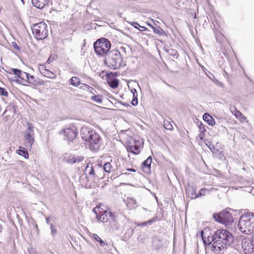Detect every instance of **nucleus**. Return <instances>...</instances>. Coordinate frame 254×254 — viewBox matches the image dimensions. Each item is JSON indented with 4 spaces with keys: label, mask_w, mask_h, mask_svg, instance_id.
Masks as SVG:
<instances>
[{
    "label": "nucleus",
    "mask_w": 254,
    "mask_h": 254,
    "mask_svg": "<svg viewBox=\"0 0 254 254\" xmlns=\"http://www.w3.org/2000/svg\"><path fill=\"white\" fill-rule=\"evenodd\" d=\"M213 241L211 247V250L216 254H220L232 244L234 237L232 234L226 230L219 229L215 231L210 238Z\"/></svg>",
    "instance_id": "1"
},
{
    "label": "nucleus",
    "mask_w": 254,
    "mask_h": 254,
    "mask_svg": "<svg viewBox=\"0 0 254 254\" xmlns=\"http://www.w3.org/2000/svg\"><path fill=\"white\" fill-rule=\"evenodd\" d=\"M238 228L241 233L247 235L252 233L254 230V213L242 215L239 219Z\"/></svg>",
    "instance_id": "2"
},
{
    "label": "nucleus",
    "mask_w": 254,
    "mask_h": 254,
    "mask_svg": "<svg viewBox=\"0 0 254 254\" xmlns=\"http://www.w3.org/2000/svg\"><path fill=\"white\" fill-rule=\"evenodd\" d=\"M104 63L110 69L115 70L123 66V59L120 52L114 49L106 55Z\"/></svg>",
    "instance_id": "3"
},
{
    "label": "nucleus",
    "mask_w": 254,
    "mask_h": 254,
    "mask_svg": "<svg viewBox=\"0 0 254 254\" xmlns=\"http://www.w3.org/2000/svg\"><path fill=\"white\" fill-rule=\"evenodd\" d=\"M32 30L34 37L38 40L45 39L48 36L47 25L43 21L34 24Z\"/></svg>",
    "instance_id": "4"
},
{
    "label": "nucleus",
    "mask_w": 254,
    "mask_h": 254,
    "mask_svg": "<svg viewBox=\"0 0 254 254\" xmlns=\"http://www.w3.org/2000/svg\"><path fill=\"white\" fill-rule=\"evenodd\" d=\"M95 53L99 56H103L109 52L111 48L110 42L105 38L97 40L93 44Z\"/></svg>",
    "instance_id": "5"
},
{
    "label": "nucleus",
    "mask_w": 254,
    "mask_h": 254,
    "mask_svg": "<svg viewBox=\"0 0 254 254\" xmlns=\"http://www.w3.org/2000/svg\"><path fill=\"white\" fill-rule=\"evenodd\" d=\"M213 217L216 221L225 225H231L234 221L232 214L227 209L218 214H214Z\"/></svg>",
    "instance_id": "6"
},
{
    "label": "nucleus",
    "mask_w": 254,
    "mask_h": 254,
    "mask_svg": "<svg viewBox=\"0 0 254 254\" xmlns=\"http://www.w3.org/2000/svg\"><path fill=\"white\" fill-rule=\"evenodd\" d=\"M24 139L25 146L27 148H31L35 141L33 127L31 124H28L27 129L24 132Z\"/></svg>",
    "instance_id": "7"
},
{
    "label": "nucleus",
    "mask_w": 254,
    "mask_h": 254,
    "mask_svg": "<svg viewBox=\"0 0 254 254\" xmlns=\"http://www.w3.org/2000/svg\"><path fill=\"white\" fill-rule=\"evenodd\" d=\"M89 149L91 151H97L99 150L102 145V138L98 133L93 134L92 137L87 143Z\"/></svg>",
    "instance_id": "8"
},
{
    "label": "nucleus",
    "mask_w": 254,
    "mask_h": 254,
    "mask_svg": "<svg viewBox=\"0 0 254 254\" xmlns=\"http://www.w3.org/2000/svg\"><path fill=\"white\" fill-rule=\"evenodd\" d=\"M243 252L245 254H251L254 251V239L253 237L244 238L241 244Z\"/></svg>",
    "instance_id": "9"
},
{
    "label": "nucleus",
    "mask_w": 254,
    "mask_h": 254,
    "mask_svg": "<svg viewBox=\"0 0 254 254\" xmlns=\"http://www.w3.org/2000/svg\"><path fill=\"white\" fill-rule=\"evenodd\" d=\"M96 133V130L87 127H83L80 130L81 138L86 143L92 137L93 134H95Z\"/></svg>",
    "instance_id": "10"
},
{
    "label": "nucleus",
    "mask_w": 254,
    "mask_h": 254,
    "mask_svg": "<svg viewBox=\"0 0 254 254\" xmlns=\"http://www.w3.org/2000/svg\"><path fill=\"white\" fill-rule=\"evenodd\" d=\"M63 131L64 136V139L68 142L73 141L78 133L76 128L74 127L65 128Z\"/></svg>",
    "instance_id": "11"
},
{
    "label": "nucleus",
    "mask_w": 254,
    "mask_h": 254,
    "mask_svg": "<svg viewBox=\"0 0 254 254\" xmlns=\"http://www.w3.org/2000/svg\"><path fill=\"white\" fill-rule=\"evenodd\" d=\"M101 205L97 206L94 208L93 211L96 214V217L99 220L105 222L108 220V212L101 208Z\"/></svg>",
    "instance_id": "12"
},
{
    "label": "nucleus",
    "mask_w": 254,
    "mask_h": 254,
    "mask_svg": "<svg viewBox=\"0 0 254 254\" xmlns=\"http://www.w3.org/2000/svg\"><path fill=\"white\" fill-rule=\"evenodd\" d=\"M83 159L84 157L81 156L66 154L64 157L63 160L67 163L73 164L81 162Z\"/></svg>",
    "instance_id": "13"
},
{
    "label": "nucleus",
    "mask_w": 254,
    "mask_h": 254,
    "mask_svg": "<svg viewBox=\"0 0 254 254\" xmlns=\"http://www.w3.org/2000/svg\"><path fill=\"white\" fill-rule=\"evenodd\" d=\"M152 161L151 156H149L142 164L143 171L146 173L150 172L151 164Z\"/></svg>",
    "instance_id": "14"
},
{
    "label": "nucleus",
    "mask_w": 254,
    "mask_h": 254,
    "mask_svg": "<svg viewBox=\"0 0 254 254\" xmlns=\"http://www.w3.org/2000/svg\"><path fill=\"white\" fill-rule=\"evenodd\" d=\"M40 72L45 76L50 78L54 79L56 77V75L50 71L49 69H46L44 65H41L39 67Z\"/></svg>",
    "instance_id": "15"
},
{
    "label": "nucleus",
    "mask_w": 254,
    "mask_h": 254,
    "mask_svg": "<svg viewBox=\"0 0 254 254\" xmlns=\"http://www.w3.org/2000/svg\"><path fill=\"white\" fill-rule=\"evenodd\" d=\"M50 0H32L33 5L39 9H42L50 2Z\"/></svg>",
    "instance_id": "16"
},
{
    "label": "nucleus",
    "mask_w": 254,
    "mask_h": 254,
    "mask_svg": "<svg viewBox=\"0 0 254 254\" xmlns=\"http://www.w3.org/2000/svg\"><path fill=\"white\" fill-rule=\"evenodd\" d=\"M186 193L191 199L197 198L196 188L193 186H188L186 188Z\"/></svg>",
    "instance_id": "17"
},
{
    "label": "nucleus",
    "mask_w": 254,
    "mask_h": 254,
    "mask_svg": "<svg viewBox=\"0 0 254 254\" xmlns=\"http://www.w3.org/2000/svg\"><path fill=\"white\" fill-rule=\"evenodd\" d=\"M203 119L209 125L213 126L215 124V122L212 116H211L208 113H205L203 115Z\"/></svg>",
    "instance_id": "18"
},
{
    "label": "nucleus",
    "mask_w": 254,
    "mask_h": 254,
    "mask_svg": "<svg viewBox=\"0 0 254 254\" xmlns=\"http://www.w3.org/2000/svg\"><path fill=\"white\" fill-rule=\"evenodd\" d=\"M216 189L211 188L210 189H207L205 188H202L200 190L198 193H197V197H200L202 196H204L207 193H209L211 191L215 190Z\"/></svg>",
    "instance_id": "19"
},
{
    "label": "nucleus",
    "mask_w": 254,
    "mask_h": 254,
    "mask_svg": "<svg viewBox=\"0 0 254 254\" xmlns=\"http://www.w3.org/2000/svg\"><path fill=\"white\" fill-rule=\"evenodd\" d=\"M127 149L128 151L135 155L140 153L139 147L136 144L128 145Z\"/></svg>",
    "instance_id": "20"
},
{
    "label": "nucleus",
    "mask_w": 254,
    "mask_h": 254,
    "mask_svg": "<svg viewBox=\"0 0 254 254\" xmlns=\"http://www.w3.org/2000/svg\"><path fill=\"white\" fill-rule=\"evenodd\" d=\"M201 236L205 245H212V244L213 243V241L210 238L212 237L208 236L207 238L205 237L204 235L203 231H201Z\"/></svg>",
    "instance_id": "21"
},
{
    "label": "nucleus",
    "mask_w": 254,
    "mask_h": 254,
    "mask_svg": "<svg viewBox=\"0 0 254 254\" xmlns=\"http://www.w3.org/2000/svg\"><path fill=\"white\" fill-rule=\"evenodd\" d=\"M17 153L22 156L25 159H27L29 157V154L27 150L24 147H20L19 149L17 150Z\"/></svg>",
    "instance_id": "22"
},
{
    "label": "nucleus",
    "mask_w": 254,
    "mask_h": 254,
    "mask_svg": "<svg viewBox=\"0 0 254 254\" xmlns=\"http://www.w3.org/2000/svg\"><path fill=\"white\" fill-rule=\"evenodd\" d=\"M85 172H88L89 175L93 176L94 177L95 176L94 173V169L93 167V165L91 163H88L85 170Z\"/></svg>",
    "instance_id": "23"
},
{
    "label": "nucleus",
    "mask_w": 254,
    "mask_h": 254,
    "mask_svg": "<svg viewBox=\"0 0 254 254\" xmlns=\"http://www.w3.org/2000/svg\"><path fill=\"white\" fill-rule=\"evenodd\" d=\"M109 86L112 88H116L119 86V80L117 79H111L108 80Z\"/></svg>",
    "instance_id": "24"
},
{
    "label": "nucleus",
    "mask_w": 254,
    "mask_h": 254,
    "mask_svg": "<svg viewBox=\"0 0 254 254\" xmlns=\"http://www.w3.org/2000/svg\"><path fill=\"white\" fill-rule=\"evenodd\" d=\"M131 92L133 94V98L131 101V104L133 106H136L138 104V100H137V91L135 89H132L131 90Z\"/></svg>",
    "instance_id": "25"
},
{
    "label": "nucleus",
    "mask_w": 254,
    "mask_h": 254,
    "mask_svg": "<svg viewBox=\"0 0 254 254\" xmlns=\"http://www.w3.org/2000/svg\"><path fill=\"white\" fill-rule=\"evenodd\" d=\"M93 238L97 242H99L100 245L101 247H104L106 246H107V244L105 242L103 241L102 239L97 234H94L93 235Z\"/></svg>",
    "instance_id": "26"
},
{
    "label": "nucleus",
    "mask_w": 254,
    "mask_h": 254,
    "mask_svg": "<svg viewBox=\"0 0 254 254\" xmlns=\"http://www.w3.org/2000/svg\"><path fill=\"white\" fill-rule=\"evenodd\" d=\"M69 82L72 85L76 87L81 84L80 79L75 76L71 77L69 80Z\"/></svg>",
    "instance_id": "27"
},
{
    "label": "nucleus",
    "mask_w": 254,
    "mask_h": 254,
    "mask_svg": "<svg viewBox=\"0 0 254 254\" xmlns=\"http://www.w3.org/2000/svg\"><path fill=\"white\" fill-rule=\"evenodd\" d=\"M235 110V113H234V116L236 117V118L238 119L241 122H243L245 120V117L243 115V114L239 111L237 110L236 108H234Z\"/></svg>",
    "instance_id": "28"
},
{
    "label": "nucleus",
    "mask_w": 254,
    "mask_h": 254,
    "mask_svg": "<svg viewBox=\"0 0 254 254\" xmlns=\"http://www.w3.org/2000/svg\"><path fill=\"white\" fill-rule=\"evenodd\" d=\"M113 169V166L110 162H106L103 166V170L107 173L111 172Z\"/></svg>",
    "instance_id": "29"
},
{
    "label": "nucleus",
    "mask_w": 254,
    "mask_h": 254,
    "mask_svg": "<svg viewBox=\"0 0 254 254\" xmlns=\"http://www.w3.org/2000/svg\"><path fill=\"white\" fill-rule=\"evenodd\" d=\"M159 219H158L157 216L154 217L152 219L148 220V221H146L145 222H144L142 223H141L139 226H145L146 225H151L152 223H154L157 221H158Z\"/></svg>",
    "instance_id": "30"
},
{
    "label": "nucleus",
    "mask_w": 254,
    "mask_h": 254,
    "mask_svg": "<svg viewBox=\"0 0 254 254\" xmlns=\"http://www.w3.org/2000/svg\"><path fill=\"white\" fill-rule=\"evenodd\" d=\"M92 101L97 103L101 104L102 102V99L100 95H94L91 97Z\"/></svg>",
    "instance_id": "31"
},
{
    "label": "nucleus",
    "mask_w": 254,
    "mask_h": 254,
    "mask_svg": "<svg viewBox=\"0 0 254 254\" xmlns=\"http://www.w3.org/2000/svg\"><path fill=\"white\" fill-rule=\"evenodd\" d=\"M152 29L153 30V32L156 33L160 35H162L165 33V31L160 27H152Z\"/></svg>",
    "instance_id": "32"
},
{
    "label": "nucleus",
    "mask_w": 254,
    "mask_h": 254,
    "mask_svg": "<svg viewBox=\"0 0 254 254\" xmlns=\"http://www.w3.org/2000/svg\"><path fill=\"white\" fill-rule=\"evenodd\" d=\"M29 76H27L26 78L27 83H34L35 82V77L28 73Z\"/></svg>",
    "instance_id": "33"
},
{
    "label": "nucleus",
    "mask_w": 254,
    "mask_h": 254,
    "mask_svg": "<svg viewBox=\"0 0 254 254\" xmlns=\"http://www.w3.org/2000/svg\"><path fill=\"white\" fill-rule=\"evenodd\" d=\"M164 126L165 129L168 130H172L173 129V126L172 124L170 123V122L168 121H164Z\"/></svg>",
    "instance_id": "34"
},
{
    "label": "nucleus",
    "mask_w": 254,
    "mask_h": 254,
    "mask_svg": "<svg viewBox=\"0 0 254 254\" xmlns=\"http://www.w3.org/2000/svg\"><path fill=\"white\" fill-rule=\"evenodd\" d=\"M15 82L24 85H26L27 83L26 79L21 78L20 77H18V79L15 80Z\"/></svg>",
    "instance_id": "35"
},
{
    "label": "nucleus",
    "mask_w": 254,
    "mask_h": 254,
    "mask_svg": "<svg viewBox=\"0 0 254 254\" xmlns=\"http://www.w3.org/2000/svg\"><path fill=\"white\" fill-rule=\"evenodd\" d=\"M81 88L84 89H86L88 91L91 92V93H92V90H94V89L92 87H91L89 85H88L86 84H84V83L82 84V85L81 86Z\"/></svg>",
    "instance_id": "36"
},
{
    "label": "nucleus",
    "mask_w": 254,
    "mask_h": 254,
    "mask_svg": "<svg viewBox=\"0 0 254 254\" xmlns=\"http://www.w3.org/2000/svg\"><path fill=\"white\" fill-rule=\"evenodd\" d=\"M11 70L13 72L14 75H16L18 77L21 73L22 70L17 68H11Z\"/></svg>",
    "instance_id": "37"
},
{
    "label": "nucleus",
    "mask_w": 254,
    "mask_h": 254,
    "mask_svg": "<svg viewBox=\"0 0 254 254\" xmlns=\"http://www.w3.org/2000/svg\"><path fill=\"white\" fill-rule=\"evenodd\" d=\"M50 227H51V229L52 235L53 236H55L57 233V231L56 230V227L52 223L50 224Z\"/></svg>",
    "instance_id": "38"
},
{
    "label": "nucleus",
    "mask_w": 254,
    "mask_h": 254,
    "mask_svg": "<svg viewBox=\"0 0 254 254\" xmlns=\"http://www.w3.org/2000/svg\"><path fill=\"white\" fill-rule=\"evenodd\" d=\"M0 94L6 97H7L8 95V92L6 91V90L4 88L2 87H0Z\"/></svg>",
    "instance_id": "39"
},
{
    "label": "nucleus",
    "mask_w": 254,
    "mask_h": 254,
    "mask_svg": "<svg viewBox=\"0 0 254 254\" xmlns=\"http://www.w3.org/2000/svg\"><path fill=\"white\" fill-rule=\"evenodd\" d=\"M109 217L114 221H116L117 216L115 215L113 212H108Z\"/></svg>",
    "instance_id": "40"
},
{
    "label": "nucleus",
    "mask_w": 254,
    "mask_h": 254,
    "mask_svg": "<svg viewBox=\"0 0 254 254\" xmlns=\"http://www.w3.org/2000/svg\"><path fill=\"white\" fill-rule=\"evenodd\" d=\"M199 131L201 132H206V129L205 128V126L203 125L202 123H200L198 125Z\"/></svg>",
    "instance_id": "41"
},
{
    "label": "nucleus",
    "mask_w": 254,
    "mask_h": 254,
    "mask_svg": "<svg viewBox=\"0 0 254 254\" xmlns=\"http://www.w3.org/2000/svg\"><path fill=\"white\" fill-rule=\"evenodd\" d=\"M27 76H29L28 73L21 71V73L19 75L18 77H20L21 78L25 79V78H26Z\"/></svg>",
    "instance_id": "42"
},
{
    "label": "nucleus",
    "mask_w": 254,
    "mask_h": 254,
    "mask_svg": "<svg viewBox=\"0 0 254 254\" xmlns=\"http://www.w3.org/2000/svg\"><path fill=\"white\" fill-rule=\"evenodd\" d=\"M130 24L134 27L135 28L138 29L139 26H140L139 24L136 22H132L130 23Z\"/></svg>",
    "instance_id": "43"
},
{
    "label": "nucleus",
    "mask_w": 254,
    "mask_h": 254,
    "mask_svg": "<svg viewBox=\"0 0 254 254\" xmlns=\"http://www.w3.org/2000/svg\"><path fill=\"white\" fill-rule=\"evenodd\" d=\"M12 46L17 50H19L20 48L18 45L15 42H12Z\"/></svg>",
    "instance_id": "44"
},
{
    "label": "nucleus",
    "mask_w": 254,
    "mask_h": 254,
    "mask_svg": "<svg viewBox=\"0 0 254 254\" xmlns=\"http://www.w3.org/2000/svg\"><path fill=\"white\" fill-rule=\"evenodd\" d=\"M54 57H52V56H50L48 60L47 61V63H48V64H50L53 61H54Z\"/></svg>",
    "instance_id": "45"
},
{
    "label": "nucleus",
    "mask_w": 254,
    "mask_h": 254,
    "mask_svg": "<svg viewBox=\"0 0 254 254\" xmlns=\"http://www.w3.org/2000/svg\"><path fill=\"white\" fill-rule=\"evenodd\" d=\"M139 27H140V28H138V30L140 31H145L147 30V28L145 26H142L140 25Z\"/></svg>",
    "instance_id": "46"
},
{
    "label": "nucleus",
    "mask_w": 254,
    "mask_h": 254,
    "mask_svg": "<svg viewBox=\"0 0 254 254\" xmlns=\"http://www.w3.org/2000/svg\"><path fill=\"white\" fill-rule=\"evenodd\" d=\"M204 133H205V132H200V133L199 134V137L200 139L202 140L203 139V137L204 136Z\"/></svg>",
    "instance_id": "47"
},
{
    "label": "nucleus",
    "mask_w": 254,
    "mask_h": 254,
    "mask_svg": "<svg viewBox=\"0 0 254 254\" xmlns=\"http://www.w3.org/2000/svg\"><path fill=\"white\" fill-rule=\"evenodd\" d=\"M120 50H121L122 52H124V53H126V48L123 47H121L120 48Z\"/></svg>",
    "instance_id": "48"
},
{
    "label": "nucleus",
    "mask_w": 254,
    "mask_h": 254,
    "mask_svg": "<svg viewBox=\"0 0 254 254\" xmlns=\"http://www.w3.org/2000/svg\"><path fill=\"white\" fill-rule=\"evenodd\" d=\"M234 108H235V107H231L230 108V110H231V111L232 112V113H233V114L234 113H235V110L234 109Z\"/></svg>",
    "instance_id": "49"
},
{
    "label": "nucleus",
    "mask_w": 254,
    "mask_h": 254,
    "mask_svg": "<svg viewBox=\"0 0 254 254\" xmlns=\"http://www.w3.org/2000/svg\"><path fill=\"white\" fill-rule=\"evenodd\" d=\"M127 170H128L129 171H131V172H136L135 169H134L133 168L127 169Z\"/></svg>",
    "instance_id": "50"
},
{
    "label": "nucleus",
    "mask_w": 254,
    "mask_h": 254,
    "mask_svg": "<svg viewBox=\"0 0 254 254\" xmlns=\"http://www.w3.org/2000/svg\"><path fill=\"white\" fill-rule=\"evenodd\" d=\"M171 51H172V53H171V54H173V55H175L176 54V51L172 49L171 50Z\"/></svg>",
    "instance_id": "51"
},
{
    "label": "nucleus",
    "mask_w": 254,
    "mask_h": 254,
    "mask_svg": "<svg viewBox=\"0 0 254 254\" xmlns=\"http://www.w3.org/2000/svg\"><path fill=\"white\" fill-rule=\"evenodd\" d=\"M46 223L48 224H50V222H49V218H46Z\"/></svg>",
    "instance_id": "52"
},
{
    "label": "nucleus",
    "mask_w": 254,
    "mask_h": 254,
    "mask_svg": "<svg viewBox=\"0 0 254 254\" xmlns=\"http://www.w3.org/2000/svg\"><path fill=\"white\" fill-rule=\"evenodd\" d=\"M2 231V226L0 225V232H1Z\"/></svg>",
    "instance_id": "53"
},
{
    "label": "nucleus",
    "mask_w": 254,
    "mask_h": 254,
    "mask_svg": "<svg viewBox=\"0 0 254 254\" xmlns=\"http://www.w3.org/2000/svg\"><path fill=\"white\" fill-rule=\"evenodd\" d=\"M98 166H99L100 168H102V164L101 163H98Z\"/></svg>",
    "instance_id": "54"
},
{
    "label": "nucleus",
    "mask_w": 254,
    "mask_h": 254,
    "mask_svg": "<svg viewBox=\"0 0 254 254\" xmlns=\"http://www.w3.org/2000/svg\"><path fill=\"white\" fill-rule=\"evenodd\" d=\"M148 25H149V26H150L152 28V27H153L152 25H151L150 24H149V23H148Z\"/></svg>",
    "instance_id": "55"
},
{
    "label": "nucleus",
    "mask_w": 254,
    "mask_h": 254,
    "mask_svg": "<svg viewBox=\"0 0 254 254\" xmlns=\"http://www.w3.org/2000/svg\"><path fill=\"white\" fill-rule=\"evenodd\" d=\"M83 179L82 178L80 177V181L81 183H82V180Z\"/></svg>",
    "instance_id": "56"
},
{
    "label": "nucleus",
    "mask_w": 254,
    "mask_h": 254,
    "mask_svg": "<svg viewBox=\"0 0 254 254\" xmlns=\"http://www.w3.org/2000/svg\"><path fill=\"white\" fill-rule=\"evenodd\" d=\"M35 228H36V229H38V225H35Z\"/></svg>",
    "instance_id": "57"
},
{
    "label": "nucleus",
    "mask_w": 254,
    "mask_h": 254,
    "mask_svg": "<svg viewBox=\"0 0 254 254\" xmlns=\"http://www.w3.org/2000/svg\"><path fill=\"white\" fill-rule=\"evenodd\" d=\"M21 0V1H22L23 3H24V0Z\"/></svg>",
    "instance_id": "58"
}]
</instances>
